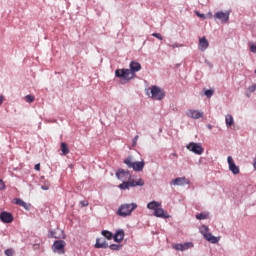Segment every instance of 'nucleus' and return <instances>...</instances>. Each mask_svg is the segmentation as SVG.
Instances as JSON below:
<instances>
[{
  "label": "nucleus",
  "instance_id": "nucleus-1",
  "mask_svg": "<svg viewBox=\"0 0 256 256\" xmlns=\"http://www.w3.org/2000/svg\"><path fill=\"white\" fill-rule=\"evenodd\" d=\"M142 65L139 61H131L130 69H116L115 75L116 77H121L122 83H127L131 79L135 77L137 71H141Z\"/></svg>",
  "mask_w": 256,
  "mask_h": 256
},
{
  "label": "nucleus",
  "instance_id": "nucleus-2",
  "mask_svg": "<svg viewBox=\"0 0 256 256\" xmlns=\"http://www.w3.org/2000/svg\"><path fill=\"white\" fill-rule=\"evenodd\" d=\"M138 204H122L120 208L118 209V216H122V218H126L127 216H131V214L134 212V210H137Z\"/></svg>",
  "mask_w": 256,
  "mask_h": 256
},
{
  "label": "nucleus",
  "instance_id": "nucleus-3",
  "mask_svg": "<svg viewBox=\"0 0 256 256\" xmlns=\"http://www.w3.org/2000/svg\"><path fill=\"white\" fill-rule=\"evenodd\" d=\"M200 234L204 237L207 242H210L211 244H217L221 238H216L209 232V227L208 226H201L200 227Z\"/></svg>",
  "mask_w": 256,
  "mask_h": 256
},
{
  "label": "nucleus",
  "instance_id": "nucleus-4",
  "mask_svg": "<svg viewBox=\"0 0 256 256\" xmlns=\"http://www.w3.org/2000/svg\"><path fill=\"white\" fill-rule=\"evenodd\" d=\"M150 93H151V98L152 99H157L159 101H161L162 99H164L166 93L164 91V89H162L161 87H159L158 85H152L150 87Z\"/></svg>",
  "mask_w": 256,
  "mask_h": 256
},
{
  "label": "nucleus",
  "instance_id": "nucleus-5",
  "mask_svg": "<svg viewBox=\"0 0 256 256\" xmlns=\"http://www.w3.org/2000/svg\"><path fill=\"white\" fill-rule=\"evenodd\" d=\"M124 163L128 167H132L134 171H143L145 165V162H133L132 156H128V158L124 160Z\"/></svg>",
  "mask_w": 256,
  "mask_h": 256
},
{
  "label": "nucleus",
  "instance_id": "nucleus-6",
  "mask_svg": "<svg viewBox=\"0 0 256 256\" xmlns=\"http://www.w3.org/2000/svg\"><path fill=\"white\" fill-rule=\"evenodd\" d=\"M144 180L142 178H139V180H130V182H127V180H124L122 184L119 185L120 189H129V187H136V185H144Z\"/></svg>",
  "mask_w": 256,
  "mask_h": 256
},
{
  "label": "nucleus",
  "instance_id": "nucleus-7",
  "mask_svg": "<svg viewBox=\"0 0 256 256\" xmlns=\"http://www.w3.org/2000/svg\"><path fill=\"white\" fill-rule=\"evenodd\" d=\"M187 149H189L190 151H193L194 153H197L198 155H201L202 153H204V147L202 143H195V142L188 143Z\"/></svg>",
  "mask_w": 256,
  "mask_h": 256
},
{
  "label": "nucleus",
  "instance_id": "nucleus-8",
  "mask_svg": "<svg viewBox=\"0 0 256 256\" xmlns=\"http://www.w3.org/2000/svg\"><path fill=\"white\" fill-rule=\"evenodd\" d=\"M65 246L66 242L64 240H57L54 242L53 250L54 252H58L59 254H65Z\"/></svg>",
  "mask_w": 256,
  "mask_h": 256
},
{
  "label": "nucleus",
  "instance_id": "nucleus-9",
  "mask_svg": "<svg viewBox=\"0 0 256 256\" xmlns=\"http://www.w3.org/2000/svg\"><path fill=\"white\" fill-rule=\"evenodd\" d=\"M186 115L193 119H200L201 117H204V111H200L199 109H188Z\"/></svg>",
  "mask_w": 256,
  "mask_h": 256
},
{
  "label": "nucleus",
  "instance_id": "nucleus-10",
  "mask_svg": "<svg viewBox=\"0 0 256 256\" xmlns=\"http://www.w3.org/2000/svg\"><path fill=\"white\" fill-rule=\"evenodd\" d=\"M116 177L124 183L125 179H130L131 174L129 170H118V172H116Z\"/></svg>",
  "mask_w": 256,
  "mask_h": 256
},
{
  "label": "nucleus",
  "instance_id": "nucleus-11",
  "mask_svg": "<svg viewBox=\"0 0 256 256\" xmlns=\"http://www.w3.org/2000/svg\"><path fill=\"white\" fill-rule=\"evenodd\" d=\"M0 220L4 224H11L13 222L14 218H13L12 214H10L9 212H2L0 214Z\"/></svg>",
  "mask_w": 256,
  "mask_h": 256
},
{
  "label": "nucleus",
  "instance_id": "nucleus-12",
  "mask_svg": "<svg viewBox=\"0 0 256 256\" xmlns=\"http://www.w3.org/2000/svg\"><path fill=\"white\" fill-rule=\"evenodd\" d=\"M229 11H217V13H215V17L217 19H220V21H222V23H227V21H229Z\"/></svg>",
  "mask_w": 256,
  "mask_h": 256
},
{
  "label": "nucleus",
  "instance_id": "nucleus-13",
  "mask_svg": "<svg viewBox=\"0 0 256 256\" xmlns=\"http://www.w3.org/2000/svg\"><path fill=\"white\" fill-rule=\"evenodd\" d=\"M194 244L192 242H186L185 244H175L173 248L175 250L184 252L185 250H189V248H193Z\"/></svg>",
  "mask_w": 256,
  "mask_h": 256
},
{
  "label": "nucleus",
  "instance_id": "nucleus-14",
  "mask_svg": "<svg viewBox=\"0 0 256 256\" xmlns=\"http://www.w3.org/2000/svg\"><path fill=\"white\" fill-rule=\"evenodd\" d=\"M228 164H229V169L234 173V175H237V173H240L239 166H236L232 156H228Z\"/></svg>",
  "mask_w": 256,
  "mask_h": 256
},
{
  "label": "nucleus",
  "instance_id": "nucleus-15",
  "mask_svg": "<svg viewBox=\"0 0 256 256\" xmlns=\"http://www.w3.org/2000/svg\"><path fill=\"white\" fill-rule=\"evenodd\" d=\"M124 238H125L124 230H117V232L114 234V242H117L118 244L123 242Z\"/></svg>",
  "mask_w": 256,
  "mask_h": 256
},
{
  "label": "nucleus",
  "instance_id": "nucleus-16",
  "mask_svg": "<svg viewBox=\"0 0 256 256\" xmlns=\"http://www.w3.org/2000/svg\"><path fill=\"white\" fill-rule=\"evenodd\" d=\"M209 47V41L207 37H200L199 38V49L200 51H205Z\"/></svg>",
  "mask_w": 256,
  "mask_h": 256
},
{
  "label": "nucleus",
  "instance_id": "nucleus-17",
  "mask_svg": "<svg viewBox=\"0 0 256 256\" xmlns=\"http://www.w3.org/2000/svg\"><path fill=\"white\" fill-rule=\"evenodd\" d=\"M154 216H156V218H169V214H166L165 210H163L161 206H158V208H156Z\"/></svg>",
  "mask_w": 256,
  "mask_h": 256
},
{
  "label": "nucleus",
  "instance_id": "nucleus-18",
  "mask_svg": "<svg viewBox=\"0 0 256 256\" xmlns=\"http://www.w3.org/2000/svg\"><path fill=\"white\" fill-rule=\"evenodd\" d=\"M108 243L103 238H98L96 240L95 248H108Z\"/></svg>",
  "mask_w": 256,
  "mask_h": 256
},
{
  "label": "nucleus",
  "instance_id": "nucleus-19",
  "mask_svg": "<svg viewBox=\"0 0 256 256\" xmlns=\"http://www.w3.org/2000/svg\"><path fill=\"white\" fill-rule=\"evenodd\" d=\"M186 183H190L187 178H175V180H172V185H186Z\"/></svg>",
  "mask_w": 256,
  "mask_h": 256
},
{
  "label": "nucleus",
  "instance_id": "nucleus-20",
  "mask_svg": "<svg viewBox=\"0 0 256 256\" xmlns=\"http://www.w3.org/2000/svg\"><path fill=\"white\" fill-rule=\"evenodd\" d=\"M159 206H162V204H160V202H155V200L147 204L148 210H154V213L156 212L157 208H159Z\"/></svg>",
  "mask_w": 256,
  "mask_h": 256
},
{
  "label": "nucleus",
  "instance_id": "nucleus-21",
  "mask_svg": "<svg viewBox=\"0 0 256 256\" xmlns=\"http://www.w3.org/2000/svg\"><path fill=\"white\" fill-rule=\"evenodd\" d=\"M13 203H16L17 206H22V208H25V210H28V204H26L24 200H21V198H15L13 200Z\"/></svg>",
  "mask_w": 256,
  "mask_h": 256
},
{
  "label": "nucleus",
  "instance_id": "nucleus-22",
  "mask_svg": "<svg viewBox=\"0 0 256 256\" xmlns=\"http://www.w3.org/2000/svg\"><path fill=\"white\" fill-rule=\"evenodd\" d=\"M61 149H62L63 155H67V153H69V151H70V149L65 141L61 142Z\"/></svg>",
  "mask_w": 256,
  "mask_h": 256
},
{
  "label": "nucleus",
  "instance_id": "nucleus-23",
  "mask_svg": "<svg viewBox=\"0 0 256 256\" xmlns=\"http://www.w3.org/2000/svg\"><path fill=\"white\" fill-rule=\"evenodd\" d=\"M102 236H104V238H107V240H112L113 238L112 232H109L108 230H102Z\"/></svg>",
  "mask_w": 256,
  "mask_h": 256
},
{
  "label": "nucleus",
  "instance_id": "nucleus-24",
  "mask_svg": "<svg viewBox=\"0 0 256 256\" xmlns=\"http://www.w3.org/2000/svg\"><path fill=\"white\" fill-rule=\"evenodd\" d=\"M234 123V119H233V115H226V125L228 127H231V125H233Z\"/></svg>",
  "mask_w": 256,
  "mask_h": 256
},
{
  "label": "nucleus",
  "instance_id": "nucleus-25",
  "mask_svg": "<svg viewBox=\"0 0 256 256\" xmlns=\"http://www.w3.org/2000/svg\"><path fill=\"white\" fill-rule=\"evenodd\" d=\"M207 218H209V214L201 213L196 215L197 220H207Z\"/></svg>",
  "mask_w": 256,
  "mask_h": 256
},
{
  "label": "nucleus",
  "instance_id": "nucleus-26",
  "mask_svg": "<svg viewBox=\"0 0 256 256\" xmlns=\"http://www.w3.org/2000/svg\"><path fill=\"white\" fill-rule=\"evenodd\" d=\"M215 93V90L214 89H206L205 91V95L206 97H212Z\"/></svg>",
  "mask_w": 256,
  "mask_h": 256
},
{
  "label": "nucleus",
  "instance_id": "nucleus-27",
  "mask_svg": "<svg viewBox=\"0 0 256 256\" xmlns=\"http://www.w3.org/2000/svg\"><path fill=\"white\" fill-rule=\"evenodd\" d=\"M25 99L28 103H32L33 101H35V96L34 95H26Z\"/></svg>",
  "mask_w": 256,
  "mask_h": 256
},
{
  "label": "nucleus",
  "instance_id": "nucleus-28",
  "mask_svg": "<svg viewBox=\"0 0 256 256\" xmlns=\"http://www.w3.org/2000/svg\"><path fill=\"white\" fill-rule=\"evenodd\" d=\"M121 246L119 244H111L110 249L111 250H120Z\"/></svg>",
  "mask_w": 256,
  "mask_h": 256
},
{
  "label": "nucleus",
  "instance_id": "nucleus-29",
  "mask_svg": "<svg viewBox=\"0 0 256 256\" xmlns=\"http://www.w3.org/2000/svg\"><path fill=\"white\" fill-rule=\"evenodd\" d=\"M250 51L252 53H256V45L254 43H249Z\"/></svg>",
  "mask_w": 256,
  "mask_h": 256
},
{
  "label": "nucleus",
  "instance_id": "nucleus-30",
  "mask_svg": "<svg viewBox=\"0 0 256 256\" xmlns=\"http://www.w3.org/2000/svg\"><path fill=\"white\" fill-rule=\"evenodd\" d=\"M153 37H156L157 39L162 40L163 39V35L161 33H152Z\"/></svg>",
  "mask_w": 256,
  "mask_h": 256
},
{
  "label": "nucleus",
  "instance_id": "nucleus-31",
  "mask_svg": "<svg viewBox=\"0 0 256 256\" xmlns=\"http://www.w3.org/2000/svg\"><path fill=\"white\" fill-rule=\"evenodd\" d=\"M249 91L251 93H253L254 91H256V83H254L253 85H250V87H248Z\"/></svg>",
  "mask_w": 256,
  "mask_h": 256
},
{
  "label": "nucleus",
  "instance_id": "nucleus-32",
  "mask_svg": "<svg viewBox=\"0 0 256 256\" xmlns=\"http://www.w3.org/2000/svg\"><path fill=\"white\" fill-rule=\"evenodd\" d=\"M14 252L12 249H8V250H5V255L6 256H13Z\"/></svg>",
  "mask_w": 256,
  "mask_h": 256
},
{
  "label": "nucleus",
  "instance_id": "nucleus-33",
  "mask_svg": "<svg viewBox=\"0 0 256 256\" xmlns=\"http://www.w3.org/2000/svg\"><path fill=\"white\" fill-rule=\"evenodd\" d=\"M138 139H139V135H135V137L132 140V145H137Z\"/></svg>",
  "mask_w": 256,
  "mask_h": 256
},
{
  "label": "nucleus",
  "instance_id": "nucleus-34",
  "mask_svg": "<svg viewBox=\"0 0 256 256\" xmlns=\"http://www.w3.org/2000/svg\"><path fill=\"white\" fill-rule=\"evenodd\" d=\"M80 204H81L82 207L89 206V202H87V200H86V202H85V200H82V201L80 202Z\"/></svg>",
  "mask_w": 256,
  "mask_h": 256
},
{
  "label": "nucleus",
  "instance_id": "nucleus-35",
  "mask_svg": "<svg viewBox=\"0 0 256 256\" xmlns=\"http://www.w3.org/2000/svg\"><path fill=\"white\" fill-rule=\"evenodd\" d=\"M196 14L198 15V17H201L203 19H205V13H200L199 11H196Z\"/></svg>",
  "mask_w": 256,
  "mask_h": 256
},
{
  "label": "nucleus",
  "instance_id": "nucleus-36",
  "mask_svg": "<svg viewBox=\"0 0 256 256\" xmlns=\"http://www.w3.org/2000/svg\"><path fill=\"white\" fill-rule=\"evenodd\" d=\"M5 184L3 182V180H0V189H5Z\"/></svg>",
  "mask_w": 256,
  "mask_h": 256
},
{
  "label": "nucleus",
  "instance_id": "nucleus-37",
  "mask_svg": "<svg viewBox=\"0 0 256 256\" xmlns=\"http://www.w3.org/2000/svg\"><path fill=\"white\" fill-rule=\"evenodd\" d=\"M35 169H36V171H40V169H41L40 164H36V165H35Z\"/></svg>",
  "mask_w": 256,
  "mask_h": 256
},
{
  "label": "nucleus",
  "instance_id": "nucleus-38",
  "mask_svg": "<svg viewBox=\"0 0 256 256\" xmlns=\"http://www.w3.org/2000/svg\"><path fill=\"white\" fill-rule=\"evenodd\" d=\"M50 236H51L52 238H57L56 232H50Z\"/></svg>",
  "mask_w": 256,
  "mask_h": 256
},
{
  "label": "nucleus",
  "instance_id": "nucleus-39",
  "mask_svg": "<svg viewBox=\"0 0 256 256\" xmlns=\"http://www.w3.org/2000/svg\"><path fill=\"white\" fill-rule=\"evenodd\" d=\"M3 100H4V97H3V95H0V105H2V103H3Z\"/></svg>",
  "mask_w": 256,
  "mask_h": 256
},
{
  "label": "nucleus",
  "instance_id": "nucleus-40",
  "mask_svg": "<svg viewBox=\"0 0 256 256\" xmlns=\"http://www.w3.org/2000/svg\"><path fill=\"white\" fill-rule=\"evenodd\" d=\"M253 166H254V169H256V156H255L254 161H253Z\"/></svg>",
  "mask_w": 256,
  "mask_h": 256
},
{
  "label": "nucleus",
  "instance_id": "nucleus-41",
  "mask_svg": "<svg viewBox=\"0 0 256 256\" xmlns=\"http://www.w3.org/2000/svg\"><path fill=\"white\" fill-rule=\"evenodd\" d=\"M42 189H49V186H42Z\"/></svg>",
  "mask_w": 256,
  "mask_h": 256
},
{
  "label": "nucleus",
  "instance_id": "nucleus-42",
  "mask_svg": "<svg viewBox=\"0 0 256 256\" xmlns=\"http://www.w3.org/2000/svg\"><path fill=\"white\" fill-rule=\"evenodd\" d=\"M176 47V45H173V48H175Z\"/></svg>",
  "mask_w": 256,
  "mask_h": 256
},
{
  "label": "nucleus",
  "instance_id": "nucleus-43",
  "mask_svg": "<svg viewBox=\"0 0 256 256\" xmlns=\"http://www.w3.org/2000/svg\"><path fill=\"white\" fill-rule=\"evenodd\" d=\"M209 128L211 129V125H209Z\"/></svg>",
  "mask_w": 256,
  "mask_h": 256
},
{
  "label": "nucleus",
  "instance_id": "nucleus-44",
  "mask_svg": "<svg viewBox=\"0 0 256 256\" xmlns=\"http://www.w3.org/2000/svg\"><path fill=\"white\" fill-rule=\"evenodd\" d=\"M255 73H256V69H255Z\"/></svg>",
  "mask_w": 256,
  "mask_h": 256
}]
</instances>
